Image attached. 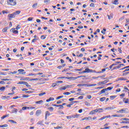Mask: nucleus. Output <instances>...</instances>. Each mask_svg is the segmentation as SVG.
Masks as SVG:
<instances>
[{"label": "nucleus", "instance_id": "f257e3e1", "mask_svg": "<svg viewBox=\"0 0 129 129\" xmlns=\"http://www.w3.org/2000/svg\"><path fill=\"white\" fill-rule=\"evenodd\" d=\"M95 72H96V71H93L89 68H86L85 71L79 73H94Z\"/></svg>", "mask_w": 129, "mask_h": 129}, {"label": "nucleus", "instance_id": "f03ea898", "mask_svg": "<svg viewBox=\"0 0 129 129\" xmlns=\"http://www.w3.org/2000/svg\"><path fill=\"white\" fill-rule=\"evenodd\" d=\"M113 89V87L111 86V87H109L105 89H102L100 92V94H102L103 93H105L106 91H107V90H111Z\"/></svg>", "mask_w": 129, "mask_h": 129}, {"label": "nucleus", "instance_id": "7ed1b4c3", "mask_svg": "<svg viewBox=\"0 0 129 129\" xmlns=\"http://www.w3.org/2000/svg\"><path fill=\"white\" fill-rule=\"evenodd\" d=\"M96 84H78L77 86H86V87H92L93 86H96Z\"/></svg>", "mask_w": 129, "mask_h": 129}, {"label": "nucleus", "instance_id": "20e7f679", "mask_svg": "<svg viewBox=\"0 0 129 129\" xmlns=\"http://www.w3.org/2000/svg\"><path fill=\"white\" fill-rule=\"evenodd\" d=\"M7 3L10 6H16L17 5V1L16 0H8Z\"/></svg>", "mask_w": 129, "mask_h": 129}, {"label": "nucleus", "instance_id": "39448f33", "mask_svg": "<svg viewBox=\"0 0 129 129\" xmlns=\"http://www.w3.org/2000/svg\"><path fill=\"white\" fill-rule=\"evenodd\" d=\"M81 77H85V76H79L75 77H68V79L74 81V80H76V79H78V78H81Z\"/></svg>", "mask_w": 129, "mask_h": 129}, {"label": "nucleus", "instance_id": "423d86ee", "mask_svg": "<svg viewBox=\"0 0 129 129\" xmlns=\"http://www.w3.org/2000/svg\"><path fill=\"white\" fill-rule=\"evenodd\" d=\"M8 19L9 20V21H12V19H15V18H16V16L15 15V14L13 13L12 14H9L8 15Z\"/></svg>", "mask_w": 129, "mask_h": 129}, {"label": "nucleus", "instance_id": "0eeeda50", "mask_svg": "<svg viewBox=\"0 0 129 129\" xmlns=\"http://www.w3.org/2000/svg\"><path fill=\"white\" fill-rule=\"evenodd\" d=\"M129 69L125 68L124 70L122 72V76H126V75H128Z\"/></svg>", "mask_w": 129, "mask_h": 129}, {"label": "nucleus", "instance_id": "6e6552de", "mask_svg": "<svg viewBox=\"0 0 129 129\" xmlns=\"http://www.w3.org/2000/svg\"><path fill=\"white\" fill-rule=\"evenodd\" d=\"M96 113H101V112H103V108H96Z\"/></svg>", "mask_w": 129, "mask_h": 129}, {"label": "nucleus", "instance_id": "1a4fd4ad", "mask_svg": "<svg viewBox=\"0 0 129 129\" xmlns=\"http://www.w3.org/2000/svg\"><path fill=\"white\" fill-rule=\"evenodd\" d=\"M112 117H123L124 115L123 114H114L111 116Z\"/></svg>", "mask_w": 129, "mask_h": 129}, {"label": "nucleus", "instance_id": "9d476101", "mask_svg": "<svg viewBox=\"0 0 129 129\" xmlns=\"http://www.w3.org/2000/svg\"><path fill=\"white\" fill-rule=\"evenodd\" d=\"M10 32L13 33V34H19V31L18 30H16V28H12L10 30Z\"/></svg>", "mask_w": 129, "mask_h": 129}, {"label": "nucleus", "instance_id": "9b49d317", "mask_svg": "<svg viewBox=\"0 0 129 129\" xmlns=\"http://www.w3.org/2000/svg\"><path fill=\"white\" fill-rule=\"evenodd\" d=\"M19 72V74H26V72H25V70L24 69H19L18 70Z\"/></svg>", "mask_w": 129, "mask_h": 129}, {"label": "nucleus", "instance_id": "f8f14e48", "mask_svg": "<svg viewBox=\"0 0 129 129\" xmlns=\"http://www.w3.org/2000/svg\"><path fill=\"white\" fill-rule=\"evenodd\" d=\"M72 118H78L80 116V114H76L75 115H72Z\"/></svg>", "mask_w": 129, "mask_h": 129}, {"label": "nucleus", "instance_id": "ddd939ff", "mask_svg": "<svg viewBox=\"0 0 129 129\" xmlns=\"http://www.w3.org/2000/svg\"><path fill=\"white\" fill-rule=\"evenodd\" d=\"M123 101L124 102V103H125L126 104H128V101H129V99L128 98H124L123 99Z\"/></svg>", "mask_w": 129, "mask_h": 129}, {"label": "nucleus", "instance_id": "4468645a", "mask_svg": "<svg viewBox=\"0 0 129 129\" xmlns=\"http://www.w3.org/2000/svg\"><path fill=\"white\" fill-rule=\"evenodd\" d=\"M50 112H49V111H46L45 112V119H46L47 117H48V116H50Z\"/></svg>", "mask_w": 129, "mask_h": 129}, {"label": "nucleus", "instance_id": "2eb2a0df", "mask_svg": "<svg viewBox=\"0 0 129 129\" xmlns=\"http://www.w3.org/2000/svg\"><path fill=\"white\" fill-rule=\"evenodd\" d=\"M124 111H125V110L124 109V108H123V109H121L118 111H117V112L118 113H123V112H124Z\"/></svg>", "mask_w": 129, "mask_h": 129}, {"label": "nucleus", "instance_id": "dca6fc26", "mask_svg": "<svg viewBox=\"0 0 129 129\" xmlns=\"http://www.w3.org/2000/svg\"><path fill=\"white\" fill-rule=\"evenodd\" d=\"M96 113V109H94L90 111L89 113V114H90L91 115H93V114H95Z\"/></svg>", "mask_w": 129, "mask_h": 129}, {"label": "nucleus", "instance_id": "f3484780", "mask_svg": "<svg viewBox=\"0 0 129 129\" xmlns=\"http://www.w3.org/2000/svg\"><path fill=\"white\" fill-rule=\"evenodd\" d=\"M42 113V111L41 110H37L36 112V115L38 116L39 114H41Z\"/></svg>", "mask_w": 129, "mask_h": 129}, {"label": "nucleus", "instance_id": "a211bd4d", "mask_svg": "<svg viewBox=\"0 0 129 129\" xmlns=\"http://www.w3.org/2000/svg\"><path fill=\"white\" fill-rule=\"evenodd\" d=\"M53 100H54V98L50 97L49 99L46 100V102H50V101H53Z\"/></svg>", "mask_w": 129, "mask_h": 129}, {"label": "nucleus", "instance_id": "6ab92c4d", "mask_svg": "<svg viewBox=\"0 0 129 129\" xmlns=\"http://www.w3.org/2000/svg\"><path fill=\"white\" fill-rule=\"evenodd\" d=\"M2 99H3V100H6V99H8V98H10V96H3L1 97Z\"/></svg>", "mask_w": 129, "mask_h": 129}, {"label": "nucleus", "instance_id": "aec40b11", "mask_svg": "<svg viewBox=\"0 0 129 129\" xmlns=\"http://www.w3.org/2000/svg\"><path fill=\"white\" fill-rule=\"evenodd\" d=\"M92 118L90 116H88V117H84L82 119V120H86L87 119H92Z\"/></svg>", "mask_w": 129, "mask_h": 129}, {"label": "nucleus", "instance_id": "412c9836", "mask_svg": "<svg viewBox=\"0 0 129 129\" xmlns=\"http://www.w3.org/2000/svg\"><path fill=\"white\" fill-rule=\"evenodd\" d=\"M14 15L15 16H18V15H20L21 14V11H16L15 12H14Z\"/></svg>", "mask_w": 129, "mask_h": 129}, {"label": "nucleus", "instance_id": "4be33fe9", "mask_svg": "<svg viewBox=\"0 0 129 129\" xmlns=\"http://www.w3.org/2000/svg\"><path fill=\"white\" fill-rule=\"evenodd\" d=\"M8 29H9L8 27L3 28V29L2 30V32L3 33H7V32H8Z\"/></svg>", "mask_w": 129, "mask_h": 129}, {"label": "nucleus", "instance_id": "5701e85b", "mask_svg": "<svg viewBox=\"0 0 129 129\" xmlns=\"http://www.w3.org/2000/svg\"><path fill=\"white\" fill-rule=\"evenodd\" d=\"M23 85H26L27 87H31V85H29V83H28L27 82H24Z\"/></svg>", "mask_w": 129, "mask_h": 129}, {"label": "nucleus", "instance_id": "b1692460", "mask_svg": "<svg viewBox=\"0 0 129 129\" xmlns=\"http://www.w3.org/2000/svg\"><path fill=\"white\" fill-rule=\"evenodd\" d=\"M116 65H117V64H116V63L112 64L111 66H109V70H110L111 69H112V67H113V66H116Z\"/></svg>", "mask_w": 129, "mask_h": 129}, {"label": "nucleus", "instance_id": "393cba45", "mask_svg": "<svg viewBox=\"0 0 129 129\" xmlns=\"http://www.w3.org/2000/svg\"><path fill=\"white\" fill-rule=\"evenodd\" d=\"M117 96L115 95H113V96H110V99L111 100H113V99H114L115 98H116Z\"/></svg>", "mask_w": 129, "mask_h": 129}, {"label": "nucleus", "instance_id": "a878e982", "mask_svg": "<svg viewBox=\"0 0 129 129\" xmlns=\"http://www.w3.org/2000/svg\"><path fill=\"white\" fill-rule=\"evenodd\" d=\"M9 115H10L9 114L4 115L3 116L1 117V119H5V118H6V117H8Z\"/></svg>", "mask_w": 129, "mask_h": 129}, {"label": "nucleus", "instance_id": "bb28decb", "mask_svg": "<svg viewBox=\"0 0 129 129\" xmlns=\"http://www.w3.org/2000/svg\"><path fill=\"white\" fill-rule=\"evenodd\" d=\"M43 100H40L38 101H36L35 103L36 104H41V103H43Z\"/></svg>", "mask_w": 129, "mask_h": 129}, {"label": "nucleus", "instance_id": "cd10ccee", "mask_svg": "<svg viewBox=\"0 0 129 129\" xmlns=\"http://www.w3.org/2000/svg\"><path fill=\"white\" fill-rule=\"evenodd\" d=\"M50 111H53L54 110V108L53 107H49L47 108Z\"/></svg>", "mask_w": 129, "mask_h": 129}, {"label": "nucleus", "instance_id": "c85d7f7f", "mask_svg": "<svg viewBox=\"0 0 129 129\" xmlns=\"http://www.w3.org/2000/svg\"><path fill=\"white\" fill-rule=\"evenodd\" d=\"M5 89H6V87H0V91H5Z\"/></svg>", "mask_w": 129, "mask_h": 129}, {"label": "nucleus", "instance_id": "c756f323", "mask_svg": "<svg viewBox=\"0 0 129 129\" xmlns=\"http://www.w3.org/2000/svg\"><path fill=\"white\" fill-rule=\"evenodd\" d=\"M63 94V95H70V94H71V93L69 92H64Z\"/></svg>", "mask_w": 129, "mask_h": 129}, {"label": "nucleus", "instance_id": "7c9ffc66", "mask_svg": "<svg viewBox=\"0 0 129 129\" xmlns=\"http://www.w3.org/2000/svg\"><path fill=\"white\" fill-rule=\"evenodd\" d=\"M100 84H106V83H107V81H103L102 82H100L99 83Z\"/></svg>", "mask_w": 129, "mask_h": 129}, {"label": "nucleus", "instance_id": "2f4dec72", "mask_svg": "<svg viewBox=\"0 0 129 129\" xmlns=\"http://www.w3.org/2000/svg\"><path fill=\"white\" fill-rule=\"evenodd\" d=\"M64 97V96H59L56 98V100H58V99H61V98H63Z\"/></svg>", "mask_w": 129, "mask_h": 129}, {"label": "nucleus", "instance_id": "473e14b6", "mask_svg": "<svg viewBox=\"0 0 129 129\" xmlns=\"http://www.w3.org/2000/svg\"><path fill=\"white\" fill-rule=\"evenodd\" d=\"M38 6V3H35V4H34L33 6H32V8L33 9H36V8H37V7Z\"/></svg>", "mask_w": 129, "mask_h": 129}, {"label": "nucleus", "instance_id": "72a5a7b5", "mask_svg": "<svg viewBox=\"0 0 129 129\" xmlns=\"http://www.w3.org/2000/svg\"><path fill=\"white\" fill-rule=\"evenodd\" d=\"M8 121L9 122H12V123H17V122L14 120H9Z\"/></svg>", "mask_w": 129, "mask_h": 129}, {"label": "nucleus", "instance_id": "f704fd0d", "mask_svg": "<svg viewBox=\"0 0 129 129\" xmlns=\"http://www.w3.org/2000/svg\"><path fill=\"white\" fill-rule=\"evenodd\" d=\"M46 94V92L40 93L38 94L39 96H43V95H45Z\"/></svg>", "mask_w": 129, "mask_h": 129}, {"label": "nucleus", "instance_id": "c9c22d12", "mask_svg": "<svg viewBox=\"0 0 129 129\" xmlns=\"http://www.w3.org/2000/svg\"><path fill=\"white\" fill-rule=\"evenodd\" d=\"M59 79H68V77H60Z\"/></svg>", "mask_w": 129, "mask_h": 129}, {"label": "nucleus", "instance_id": "e433bc0d", "mask_svg": "<svg viewBox=\"0 0 129 129\" xmlns=\"http://www.w3.org/2000/svg\"><path fill=\"white\" fill-rule=\"evenodd\" d=\"M118 51L120 54L122 53V50H121V48H118Z\"/></svg>", "mask_w": 129, "mask_h": 129}, {"label": "nucleus", "instance_id": "4c0bfd02", "mask_svg": "<svg viewBox=\"0 0 129 129\" xmlns=\"http://www.w3.org/2000/svg\"><path fill=\"white\" fill-rule=\"evenodd\" d=\"M106 69H108V68H106V69H103L102 70V72H98V73H102L104 72L106 70Z\"/></svg>", "mask_w": 129, "mask_h": 129}, {"label": "nucleus", "instance_id": "58836bf2", "mask_svg": "<svg viewBox=\"0 0 129 129\" xmlns=\"http://www.w3.org/2000/svg\"><path fill=\"white\" fill-rule=\"evenodd\" d=\"M40 38L41 40H45L46 39V36H45V35H41Z\"/></svg>", "mask_w": 129, "mask_h": 129}, {"label": "nucleus", "instance_id": "ea45409f", "mask_svg": "<svg viewBox=\"0 0 129 129\" xmlns=\"http://www.w3.org/2000/svg\"><path fill=\"white\" fill-rule=\"evenodd\" d=\"M38 80H39V79H38V78H35V79H31L30 80V81H38Z\"/></svg>", "mask_w": 129, "mask_h": 129}, {"label": "nucleus", "instance_id": "a19ab883", "mask_svg": "<svg viewBox=\"0 0 129 129\" xmlns=\"http://www.w3.org/2000/svg\"><path fill=\"white\" fill-rule=\"evenodd\" d=\"M70 70V69H63L62 71V72H67V71H69Z\"/></svg>", "mask_w": 129, "mask_h": 129}, {"label": "nucleus", "instance_id": "79ce46f5", "mask_svg": "<svg viewBox=\"0 0 129 129\" xmlns=\"http://www.w3.org/2000/svg\"><path fill=\"white\" fill-rule=\"evenodd\" d=\"M20 29H21V25H17L15 28L16 30H19Z\"/></svg>", "mask_w": 129, "mask_h": 129}, {"label": "nucleus", "instance_id": "37998d69", "mask_svg": "<svg viewBox=\"0 0 129 129\" xmlns=\"http://www.w3.org/2000/svg\"><path fill=\"white\" fill-rule=\"evenodd\" d=\"M22 97H23V98H28V97H30V96L27 95H23L22 96Z\"/></svg>", "mask_w": 129, "mask_h": 129}, {"label": "nucleus", "instance_id": "c03bdc74", "mask_svg": "<svg viewBox=\"0 0 129 129\" xmlns=\"http://www.w3.org/2000/svg\"><path fill=\"white\" fill-rule=\"evenodd\" d=\"M118 3V0H115L114 1V2L113 3V5H117Z\"/></svg>", "mask_w": 129, "mask_h": 129}, {"label": "nucleus", "instance_id": "a18cd8bd", "mask_svg": "<svg viewBox=\"0 0 129 129\" xmlns=\"http://www.w3.org/2000/svg\"><path fill=\"white\" fill-rule=\"evenodd\" d=\"M103 30L101 31V33H102V34H103V35H105V31H106V29H103Z\"/></svg>", "mask_w": 129, "mask_h": 129}, {"label": "nucleus", "instance_id": "49530a36", "mask_svg": "<svg viewBox=\"0 0 129 129\" xmlns=\"http://www.w3.org/2000/svg\"><path fill=\"white\" fill-rule=\"evenodd\" d=\"M105 100V97H102L100 99V101H104Z\"/></svg>", "mask_w": 129, "mask_h": 129}, {"label": "nucleus", "instance_id": "de8ad7c7", "mask_svg": "<svg viewBox=\"0 0 129 129\" xmlns=\"http://www.w3.org/2000/svg\"><path fill=\"white\" fill-rule=\"evenodd\" d=\"M27 21L28 22H31V21H33V18L30 17V18H28Z\"/></svg>", "mask_w": 129, "mask_h": 129}, {"label": "nucleus", "instance_id": "09e8293b", "mask_svg": "<svg viewBox=\"0 0 129 129\" xmlns=\"http://www.w3.org/2000/svg\"><path fill=\"white\" fill-rule=\"evenodd\" d=\"M124 96H125V94L124 93H123L120 95V97H121V98L124 97Z\"/></svg>", "mask_w": 129, "mask_h": 129}, {"label": "nucleus", "instance_id": "8fccbe9b", "mask_svg": "<svg viewBox=\"0 0 129 129\" xmlns=\"http://www.w3.org/2000/svg\"><path fill=\"white\" fill-rule=\"evenodd\" d=\"M119 80H120V81H122L123 80H126V79L122 77V78H120L119 79Z\"/></svg>", "mask_w": 129, "mask_h": 129}, {"label": "nucleus", "instance_id": "3c124183", "mask_svg": "<svg viewBox=\"0 0 129 129\" xmlns=\"http://www.w3.org/2000/svg\"><path fill=\"white\" fill-rule=\"evenodd\" d=\"M14 110L12 111L13 113H15L18 112V109L14 108Z\"/></svg>", "mask_w": 129, "mask_h": 129}, {"label": "nucleus", "instance_id": "603ef678", "mask_svg": "<svg viewBox=\"0 0 129 129\" xmlns=\"http://www.w3.org/2000/svg\"><path fill=\"white\" fill-rule=\"evenodd\" d=\"M105 110H111V109H113L112 108L110 107H106L105 108Z\"/></svg>", "mask_w": 129, "mask_h": 129}, {"label": "nucleus", "instance_id": "864d4df0", "mask_svg": "<svg viewBox=\"0 0 129 129\" xmlns=\"http://www.w3.org/2000/svg\"><path fill=\"white\" fill-rule=\"evenodd\" d=\"M101 57H102V55L99 54V56L98 57V60H101Z\"/></svg>", "mask_w": 129, "mask_h": 129}, {"label": "nucleus", "instance_id": "5fc2aeb1", "mask_svg": "<svg viewBox=\"0 0 129 129\" xmlns=\"http://www.w3.org/2000/svg\"><path fill=\"white\" fill-rule=\"evenodd\" d=\"M18 98H21V96H15L13 98V99H18Z\"/></svg>", "mask_w": 129, "mask_h": 129}, {"label": "nucleus", "instance_id": "6e6d98bb", "mask_svg": "<svg viewBox=\"0 0 129 129\" xmlns=\"http://www.w3.org/2000/svg\"><path fill=\"white\" fill-rule=\"evenodd\" d=\"M90 7H91V8H95V6H94V4H93V3H91L90 5Z\"/></svg>", "mask_w": 129, "mask_h": 129}, {"label": "nucleus", "instance_id": "4d7b16f0", "mask_svg": "<svg viewBox=\"0 0 129 129\" xmlns=\"http://www.w3.org/2000/svg\"><path fill=\"white\" fill-rule=\"evenodd\" d=\"M2 13H3V15H5V14H9L10 12H6V11H3Z\"/></svg>", "mask_w": 129, "mask_h": 129}, {"label": "nucleus", "instance_id": "13d9d810", "mask_svg": "<svg viewBox=\"0 0 129 129\" xmlns=\"http://www.w3.org/2000/svg\"><path fill=\"white\" fill-rule=\"evenodd\" d=\"M36 74H29V75H27V76H36Z\"/></svg>", "mask_w": 129, "mask_h": 129}, {"label": "nucleus", "instance_id": "bf43d9fd", "mask_svg": "<svg viewBox=\"0 0 129 129\" xmlns=\"http://www.w3.org/2000/svg\"><path fill=\"white\" fill-rule=\"evenodd\" d=\"M82 70H83V68H82L81 69H76V71H82Z\"/></svg>", "mask_w": 129, "mask_h": 129}, {"label": "nucleus", "instance_id": "052dcab7", "mask_svg": "<svg viewBox=\"0 0 129 129\" xmlns=\"http://www.w3.org/2000/svg\"><path fill=\"white\" fill-rule=\"evenodd\" d=\"M2 127H8V125L7 124H4V125H2Z\"/></svg>", "mask_w": 129, "mask_h": 129}, {"label": "nucleus", "instance_id": "680f3d73", "mask_svg": "<svg viewBox=\"0 0 129 129\" xmlns=\"http://www.w3.org/2000/svg\"><path fill=\"white\" fill-rule=\"evenodd\" d=\"M54 128L59 129V128H63V127L62 126H56V127H54Z\"/></svg>", "mask_w": 129, "mask_h": 129}, {"label": "nucleus", "instance_id": "e2e57ef3", "mask_svg": "<svg viewBox=\"0 0 129 129\" xmlns=\"http://www.w3.org/2000/svg\"><path fill=\"white\" fill-rule=\"evenodd\" d=\"M0 75H7L6 73L0 72Z\"/></svg>", "mask_w": 129, "mask_h": 129}, {"label": "nucleus", "instance_id": "0e129e2a", "mask_svg": "<svg viewBox=\"0 0 129 129\" xmlns=\"http://www.w3.org/2000/svg\"><path fill=\"white\" fill-rule=\"evenodd\" d=\"M17 84H19V85H22V84L24 85V82H19L17 83Z\"/></svg>", "mask_w": 129, "mask_h": 129}, {"label": "nucleus", "instance_id": "69168bd1", "mask_svg": "<svg viewBox=\"0 0 129 129\" xmlns=\"http://www.w3.org/2000/svg\"><path fill=\"white\" fill-rule=\"evenodd\" d=\"M83 96H81L78 98V99H83Z\"/></svg>", "mask_w": 129, "mask_h": 129}, {"label": "nucleus", "instance_id": "338daca9", "mask_svg": "<svg viewBox=\"0 0 129 129\" xmlns=\"http://www.w3.org/2000/svg\"><path fill=\"white\" fill-rule=\"evenodd\" d=\"M75 98H70L69 99V101H73V100H74Z\"/></svg>", "mask_w": 129, "mask_h": 129}, {"label": "nucleus", "instance_id": "774afa93", "mask_svg": "<svg viewBox=\"0 0 129 129\" xmlns=\"http://www.w3.org/2000/svg\"><path fill=\"white\" fill-rule=\"evenodd\" d=\"M122 119V120H129V119L127 118H123Z\"/></svg>", "mask_w": 129, "mask_h": 129}]
</instances>
